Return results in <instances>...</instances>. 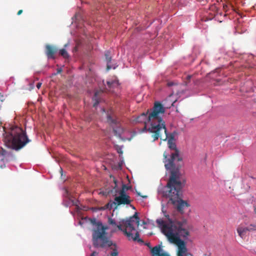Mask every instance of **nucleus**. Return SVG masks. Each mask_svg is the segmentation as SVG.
<instances>
[{"instance_id":"obj_1","label":"nucleus","mask_w":256,"mask_h":256,"mask_svg":"<svg viewBox=\"0 0 256 256\" xmlns=\"http://www.w3.org/2000/svg\"><path fill=\"white\" fill-rule=\"evenodd\" d=\"M164 112L165 108L163 105L156 102L152 109L148 110L146 113H142L136 118V122L144 123L145 128L148 126V130L152 134L153 142L159 138L162 140L168 139V142H174V140L176 132L168 134L165 122L162 117Z\"/></svg>"},{"instance_id":"obj_2","label":"nucleus","mask_w":256,"mask_h":256,"mask_svg":"<svg viewBox=\"0 0 256 256\" xmlns=\"http://www.w3.org/2000/svg\"><path fill=\"white\" fill-rule=\"evenodd\" d=\"M185 184V181L182 180L181 176L172 172L166 184L168 190L165 192V196L169 198L168 202L172 204L180 214L184 212L186 208H188L190 204L181 198L182 189Z\"/></svg>"},{"instance_id":"obj_3","label":"nucleus","mask_w":256,"mask_h":256,"mask_svg":"<svg viewBox=\"0 0 256 256\" xmlns=\"http://www.w3.org/2000/svg\"><path fill=\"white\" fill-rule=\"evenodd\" d=\"M91 223L94 226L92 230V242L96 248H104L112 246L113 251L110 256H117L118 252L116 246L110 240L108 236L106 230L108 229V226H104L100 221H96L95 218L91 220Z\"/></svg>"},{"instance_id":"obj_4","label":"nucleus","mask_w":256,"mask_h":256,"mask_svg":"<svg viewBox=\"0 0 256 256\" xmlns=\"http://www.w3.org/2000/svg\"><path fill=\"white\" fill-rule=\"evenodd\" d=\"M108 222L113 226H116L120 230L124 232L128 239L142 242L141 239L138 238L139 233L138 232H136L134 236L132 233V231L136 230V226L138 227L140 225V218L137 212H135L132 216L128 218L121 220L118 224H117L116 221L110 218H108Z\"/></svg>"},{"instance_id":"obj_5","label":"nucleus","mask_w":256,"mask_h":256,"mask_svg":"<svg viewBox=\"0 0 256 256\" xmlns=\"http://www.w3.org/2000/svg\"><path fill=\"white\" fill-rule=\"evenodd\" d=\"M30 142L26 132L16 126L12 127L10 131L6 132L4 137L6 146L16 151L22 148Z\"/></svg>"},{"instance_id":"obj_6","label":"nucleus","mask_w":256,"mask_h":256,"mask_svg":"<svg viewBox=\"0 0 256 256\" xmlns=\"http://www.w3.org/2000/svg\"><path fill=\"white\" fill-rule=\"evenodd\" d=\"M166 216L168 218V222L162 219H158L156 222L162 232L166 236L168 240L170 235L176 236L179 238H180V237L186 238L189 236V232L182 228L181 222L172 220L170 218L168 215Z\"/></svg>"},{"instance_id":"obj_7","label":"nucleus","mask_w":256,"mask_h":256,"mask_svg":"<svg viewBox=\"0 0 256 256\" xmlns=\"http://www.w3.org/2000/svg\"><path fill=\"white\" fill-rule=\"evenodd\" d=\"M168 148L170 150H174V152L171 154L170 158L166 160L165 168L166 170H170V176L172 172L178 173V176H181L180 168L182 166V158L179 155V151L176 148V146L174 142H168Z\"/></svg>"},{"instance_id":"obj_8","label":"nucleus","mask_w":256,"mask_h":256,"mask_svg":"<svg viewBox=\"0 0 256 256\" xmlns=\"http://www.w3.org/2000/svg\"><path fill=\"white\" fill-rule=\"evenodd\" d=\"M170 243L176 244L178 246V256H186L187 248L185 242L181 238H179L176 236L170 235L168 236V240Z\"/></svg>"},{"instance_id":"obj_9","label":"nucleus","mask_w":256,"mask_h":256,"mask_svg":"<svg viewBox=\"0 0 256 256\" xmlns=\"http://www.w3.org/2000/svg\"><path fill=\"white\" fill-rule=\"evenodd\" d=\"M118 193L119 196H116L114 202H112V204H114V209L117 208L118 206L129 204L131 202L130 196L126 192H124V190H120Z\"/></svg>"},{"instance_id":"obj_10","label":"nucleus","mask_w":256,"mask_h":256,"mask_svg":"<svg viewBox=\"0 0 256 256\" xmlns=\"http://www.w3.org/2000/svg\"><path fill=\"white\" fill-rule=\"evenodd\" d=\"M256 230V224H250L246 227L242 224L238 226L236 228L238 236L242 239L245 240L247 237V233L248 232H252Z\"/></svg>"},{"instance_id":"obj_11","label":"nucleus","mask_w":256,"mask_h":256,"mask_svg":"<svg viewBox=\"0 0 256 256\" xmlns=\"http://www.w3.org/2000/svg\"><path fill=\"white\" fill-rule=\"evenodd\" d=\"M46 54L48 58H54V54L58 52V48L55 46L47 44L46 45Z\"/></svg>"},{"instance_id":"obj_12","label":"nucleus","mask_w":256,"mask_h":256,"mask_svg":"<svg viewBox=\"0 0 256 256\" xmlns=\"http://www.w3.org/2000/svg\"><path fill=\"white\" fill-rule=\"evenodd\" d=\"M162 250L160 245L156 246L154 248H151L150 252L152 256H160L162 254L161 252Z\"/></svg>"},{"instance_id":"obj_13","label":"nucleus","mask_w":256,"mask_h":256,"mask_svg":"<svg viewBox=\"0 0 256 256\" xmlns=\"http://www.w3.org/2000/svg\"><path fill=\"white\" fill-rule=\"evenodd\" d=\"M107 122L112 126H116L118 124V120L114 115L108 114Z\"/></svg>"},{"instance_id":"obj_14","label":"nucleus","mask_w":256,"mask_h":256,"mask_svg":"<svg viewBox=\"0 0 256 256\" xmlns=\"http://www.w3.org/2000/svg\"><path fill=\"white\" fill-rule=\"evenodd\" d=\"M108 88L110 91L113 92V89L115 88H117L119 83L118 80H114L112 81H108L106 82Z\"/></svg>"},{"instance_id":"obj_15","label":"nucleus","mask_w":256,"mask_h":256,"mask_svg":"<svg viewBox=\"0 0 256 256\" xmlns=\"http://www.w3.org/2000/svg\"><path fill=\"white\" fill-rule=\"evenodd\" d=\"M105 56L107 62V70H108L112 68V66L110 64L112 60L110 52L108 51L106 52L105 53Z\"/></svg>"},{"instance_id":"obj_16","label":"nucleus","mask_w":256,"mask_h":256,"mask_svg":"<svg viewBox=\"0 0 256 256\" xmlns=\"http://www.w3.org/2000/svg\"><path fill=\"white\" fill-rule=\"evenodd\" d=\"M65 196L68 198L70 200V202L72 204V206H78V202L76 200H73L72 197L69 194L68 191L66 190L65 192Z\"/></svg>"},{"instance_id":"obj_17","label":"nucleus","mask_w":256,"mask_h":256,"mask_svg":"<svg viewBox=\"0 0 256 256\" xmlns=\"http://www.w3.org/2000/svg\"><path fill=\"white\" fill-rule=\"evenodd\" d=\"M113 131L116 136L120 137V136L121 134L123 132L124 129L120 126H118V128H114Z\"/></svg>"},{"instance_id":"obj_18","label":"nucleus","mask_w":256,"mask_h":256,"mask_svg":"<svg viewBox=\"0 0 256 256\" xmlns=\"http://www.w3.org/2000/svg\"><path fill=\"white\" fill-rule=\"evenodd\" d=\"M2 154V156H5L6 158H8V160H10V157H12V152H8V151H6V150H4L2 148V152H1Z\"/></svg>"},{"instance_id":"obj_19","label":"nucleus","mask_w":256,"mask_h":256,"mask_svg":"<svg viewBox=\"0 0 256 256\" xmlns=\"http://www.w3.org/2000/svg\"><path fill=\"white\" fill-rule=\"evenodd\" d=\"M59 53H60V56H63V58H66L69 57V55H68V52L64 48H62V49L60 50Z\"/></svg>"},{"instance_id":"obj_20","label":"nucleus","mask_w":256,"mask_h":256,"mask_svg":"<svg viewBox=\"0 0 256 256\" xmlns=\"http://www.w3.org/2000/svg\"><path fill=\"white\" fill-rule=\"evenodd\" d=\"M130 188L128 186H126V184H122V188L120 190H124V192H126V190H128Z\"/></svg>"},{"instance_id":"obj_21","label":"nucleus","mask_w":256,"mask_h":256,"mask_svg":"<svg viewBox=\"0 0 256 256\" xmlns=\"http://www.w3.org/2000/svg\"><path fill=\"white\" fill-rule=\"evenodd\" d=\"M116 150L118 154H122L123 153V152L122 150V148L121 147H120V146H116Z\"/></svg>"},{"instance_id":"obj_22","label":"nucleus","mask_w":256,"mask_h":256,"mask_svg":"<svg viewBox=\"0 0 256 256\" xmlns=\"http://www.w3.org/2000/svg\"><path fill=\"white\" fill-rule=\"evenodd\" d=\"M107 206V208H109V209H112V208L113 206H114V204H112V202H109L106 205Z\"/></svg>"},{"instance_id":"obj_23","label":"nucleus","mask_w":256,"mask_h":256,"mask_svg":"<svg viewBox=\"0 0 256 256\" xmlns=\"http://www.w3.org/2000/svg\"><path fill=\"white\" fill-rule=\"evenodd\" d=\"M98 254V253L96 252H94L92 253L90 256H97Z\"/></svg>"},{"instance_id":"obj_24","label":"nucleus","mask_w":256,"mask_h":256,"mask_svg":"<svg viewBox=\"0 0 256 256\" xmlns=\"http://www.w3.org/2000/svg\"><path fill=\"white\" fill-rule=\"evenodd\" d=\"M160 256H170L166 252H162Z\"/></svg>"},{"instance_id":"obj_25","label":"nucleus","mask_w":256,"mask_h":256,"mask_svg":"<svg viewBox=\"0 0 256 256\" xmlns=\"http://www.w3.org/2000/svg\"><path fill=\"white\" fill-rule=\"evenodd\" d=\"M174 82H168L167 83V85L168 86H172L174 85Z\"/></svg>"},{"instance_id":"obj_26","label":"nucleus","mask_w":256,"mask_h":256,"mask_svg":"<svg viewBox=\"0 0 256 256\" xmlns=\"http://www.w3.org/2000/svg\"><path fill=\"white\" fill-rule=\"evenodd\" d=\"M42 86V83L38 82L36 84V88L39 89Z\"/></svg>"},{"instance_id":"obj_27","label":"nucleus","mask_w":256,"mask_h":256,"mask_svg":"<svg viewBox=\"0 0 256 256\" xmlns=\"http://www.w3.org/2000/svg\"><path fill=\"white\" fill-rule=\"evenodd\" d=\"M98 102H99L98 100H96V102L93 104L94 107L96 106L98 104Z\"/></svg>"},{"instance_id":"obj_28","label":"nucleus","mask_w":256,"mask_h":256,"mask_svg":"<svg viewBox=\"0 0 256 256\" xmlns=\"http://www.w3.org/2000/svg\"><path fill=\"white\" fill-rule=\"evenodd\" d=\"M192 76L191 75H188V76H186V80H190V78H191Z\"/></svg>"},{"instance_id":"obj_29","label":"nucleus","mask_w":256,"mask_h":256,"mask_svg":"<svg viewBox=\"0 0 256 256\" xmlns=\"http://www.w3.org/2000/svg\"><path fill=\"white\" fill-rule=\"evenodd\" d=\"M22 12H23V11H22V10H19L18 11V12L17 14H18V16H19V15H20V14H22Z\"/></svg>"},{"instance_id":"obj_30","label":"nucleus","mask_w":256,"mask_h":256,"mask_svg":"<svg viewBox=\"0 0 256 256\" xmlns=\"http://www.w3.org/2000/svg\"><path fill=\"white\" fill-rule=\"evenodd\" d=\"M62 72V70L61 68H58L57 70V73L58 74H60Z\"/></svg>"},{"instance_id":"obj_31","label":"nucleus","mask_w":256,"mask_h":256,"mask_svg":"<svg viewBox=\"0 0 256 256\" xmlns=\"http://www.w3.org/2000/svg\"><path fill=\"white\" fill-rule=\"evenodd\" d=\"M164 158H165L166 159V158H167V155H166V152H164Z\"/></svg>"},{"instance_id":"obj_32","label":"nucleus","mask_w":256,"mask_h":256,"mask_svg":"<svg viewBox=\"0 0 256 256\" xmlns=\"http://www.w3.org/2000/svg\"><path fill=\"white\" fill-rule=\"evenodd\" d=\"M114 182L115 184V186H114V188H115L116 186V180L115 179L114 180Z\"/></svg>"},{"instance_id":"obj_33","label":"nucleus","mask_w":256,"mask_h":256,"mask_svg":"<svg viewBox=\"0 0 256 256\" xmlns=\"http://www.w3.org/2000/svg\"><path fill=\"white\" fill-rule=\"evenodd\" d=\"M254 212L256 214V206H254Z\"/></svg>"},{"instance_id":"obj_34","label":"nucleus","mask_w":256,"mask_h":256,"mask_svg":"<svg viewBox=\"0 0 256 256\" xmlns=\"http://www.w3.org/2000/svg\"><path fill=\"white\" fill-rule=\"evenodd\" d=\"M227 7H228V6H226V5L224 6V10H226V8H227Z\"/></svg>"},{"instance_id":"obj_35","label":"nucleus","mask_w":256,"mask_h":256,"mask_svg":"<svg viewBox=\"0 0 256 256\" xmlns=\"http://www.w3.org/2000/svg\"><path fill=\"white\" fill-rule=\"evenodd\" d=\"M143 198H147V196H142Z\"/></svg>"},{"instance_id":"obj_36","label":"nucleus","mask_w":256,"mask_h":256,"mask_svg":"<svg viewBox=\"0 0 256 256\" xmlns=\"http://www.w3.org/2000/svg\"><path fill=\"white\" fill-rule=\"evenodd\" d=\"M96 95H97V92H95V94H94L95 97H96Z\"/></svg>"},{"instance_id":"obj_37","label":"nucleus","mask_w":256,"mask_h":256,"mask_svg":"<svg viewBox=\"0 0 256 256\" xmlns=\"http://www.w3.org/2000/svg\"><path fill=\"white\" fill-rule=\"evenodd\" d=\"M146 245H147L148 246H150V244H148Z\"/></svg>"}]
</instances>
